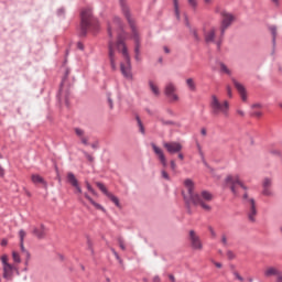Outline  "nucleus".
<instances>
[{
	"instance_id": "nucleus-12",
	"label": "nucleus",
	"mask_w": 282,
	"mask_h": 282,
	"mask_svg": "<svg viewBox=\"0 0 282 282\" xmlns=\"http://www.w3.org/2000/svg\"><path fill=\"white\" fill-rule=\"evenodd\" d=\"M67 182L68 184H70V186H73V188L76 189L75 193H77L78 195H83V188H80L78 178H76V175H74V173L72 172L67 173Z\"/></svg>"
},
{
	"instance_id": "nucleus-58",
	"label": "nucleus",
	"mask_w": 282,
	"mask_h": 282,
	"mask_svg": "<svg viewBox=\"0 0 282 282\" xmlns=\"http://www.w3.org/2000/svg\"><path fill=\"white\" fill-rule=\"evenodd\" d=\"M0 177H3V167L0 166Z\"/></svg>"
},
{
	"instance_id": "nucleus-43",
	"label": "nucleus",
	"mask_w": 282,
	"mask_h": 282,
	"mask_svg": "<svg viewBox=\"0 0 282 282\" xmlns=\"http://www.w3.org/2000/svg\"><path fill=\"white\" fill-rule=\"evenodd\" d=\"M20 250H21L22 254H24V252L28 251V249H25V246L23 245V242H20Z\"/></svg>"
},
{
	"instance_id": "nucleus-59",
	"label": "nucleus",
	"mask_w": 282,
	"mask_h": 282,
	"mask_svg": "<svg viewBox=\"0 0 282 282\" xmlns=\"http://www.w3.org/2000/svg\"><path fill=\"white\" fill-rule=\"evenodd\" d=\"M164 52H165V54H170L171 51L169 50V47L165 46Z\"/></svg>"
},
{
	"instance_id": "nucleus-19",
	"label": "nucleus",
	"mask_w": 282,
	"mask_h": 282,
	"mask_svg": "<svg viewBox=\"0 0 282 282\" xmlns=\"http://www.w3.org/2000/svg\"><path fill=\"white\" fill-rule=\"evenodd\" d=\"M33 235L37 237V239H44L46 235L45 226L40 225L39 227H34Z\"/></svg>"
},
{
	"instance_id": "nucleus-54",
	"label": "nucleus",
	"mask_w": 282,
	"mask_h": 282,
	"mask_svg": "<svg viewBox=\"0 0 282 282\" xmlns=\"http://www.w3.org/2000/svg\"><path fill=\"white\" fill-rule=\"evenodd\" d=\"M178 159L184 160V154L182 152H178Z\"/></svg>"
},
{
	"instance_id": "nucleus-64",
	"label": "nucleus",
	"mask_w": 282,
	"mask_h": 282,
	"mask_svg": "<svg viewBox=\"0 0 282 282\" xmlns=\"http://www.w3.org/2000/svg\"><path fill=\"white\" fill-rule=\"evenodd\" d=\"M279 107L282 109V102L279 104Z\"/></svg>"
},
{
	"instance_id": "nucleus-55",
	"label": "nucleus",
	"mask_w": 282,
	"mask_h": 282,
	"mask_svg": "<svg viewBox=\"0 0 282 282\" xmlns=\"http://www.w3.org/2000/svg\"><path fill=\"white\" fill-rule=\"evenodd\" d=\"M1 246H8V241H7L6 239H3V240L1 241Z\"/></svg>"
},
{
	"instance_id": "nucleus-26",
	"label": "nucleus",
	"mask_w": 282,
	"mask_h": 282,
	"mask_svg": "<svg viewBox=\"0 0 282 282\" xmlns=\"http://www.w3.org/2000/svg\"><path fill=\"white\" fill-rule=\"evenodd\" d=\"M262 195H264V197H272V189L270 187H262Z\"/></svg>"
},
{
	"instance_id": "nucleus-27",
	"label": "nucleus",
	"mask_w": 282,
	"mask_h": 282,
	"mask_svg": "<svg viewBox=\"0 0 282 282\" xmlns=\"http://www.w3.org/2000/svg\"><path fill=\"white\" fill-rule=\"evenodd\" d=\"M220 72L223 74H227L228 76H230V74H231L230 68H228V66H226V64H224V63L220 64Z\"/></svg>"
},
{
	"instance_id": "nucleus-38",
	"label": "nucleus",
	"mask_w": 282,
	"mask_h": 282,
	"mask_svg": "<svg viewBox=\"0 0 282 282\" xmlns=\"http://www.w3.org/2000/svg\"><path fill=\"white\" fill-rule=\"evenodd\" d=\"M191 8H197V0H187Z\"/></svg>"
},
{
	"instance_id": "nucleus-36",
	"label": "nucleus",
	"mask_w": 282,
	"mask_h": 282,
	"mask_svg": "<svg viewBox=\"0 0 282 282\" xmlns=\"http://www.w3.org/2000/svg\"><path fill=\"white\" fill-rule=\"evenodd\" d=\"M252 116H253L254 118H261V117L263 116V112H261V111H259V110H254V111L252 112Z\"/></svg>"
},
{
	"instance_id": "nucleus-10",
	"label": "nucleus",
	"mask_w": 282,
	"mask_h": 282,
	"mask_svg": "<svg viewBox=\"0 0 282 282\" xmlns=\"http://www.w3.org/2000/svg\"><path fill=\"white\" fill-rule=\"evenodd\" d=\"M189 243L193 250H204V245L202 243V239L198 237L195 230L189 231Z\"/></svg>"
},
{
	"instance_id": "nucleus-13",
	"label": "nucleus",
	"mask_w": 282,
	"mask_h": 282,
	"mask_svg": "<svg viewBox=\"0 0 282 282\" xmlns=\"http://www.w3.org/2000/svg\"><path fill=\"white\" fill-rule=\"evenodd\" d=\"M96 186L99 188V191H101V193H104V195H107L109 197V199L111 202L115 203V205H117L118 207H120V199H118V197H116L113 194H111L107 187L105 186V184L97 182Z\"/></svg>"
},
{
	"instance_id": "nucleus-21",
	"label": "nucleus",
	"mask_w": 282,
	"mask_h": 282,
	"mask_svg": "<svg viewBox=\"0 0 282 282\" xmlns=\"http://www.w3.org/2000/svg\"><path fill=\"white\" fill-rule=\"evenodd\" d=\"M84 197H85L95 208H97V210H105V208H102V205L96 203V202L94 200V198H93L89 194L85 193V194H84Z\"/></svg>"
},
{
	"instance_id": "nucleus-47",
	"label": "nucleus",
	"mask_w": 282,
	"mask_h": 282,
	"mask_svg": "<svg viewBox=\"0 0 282 282\" xmlns=\"http://www.w3.org/2000/svg\"><path fill=\"white\" fill-rule=\"evenodd\" d=\"M213 263H214V265H215L216 268H218V269H221V268H223L221 262H215V261H213Z\"/></svg>"
},
{
	"instance_id": "nucleus-34",
	"label": "nucleus",
	"mask_w": 282,
	"mask_h": 282,
	"mask_svg": "<svg viewBox=\"0 0 282 282\" xmlns=\"http://www.w3.org/2000/svg\"><path fill=\"white\" fill-rule=\"evenodd\" d=\"M163 180L171 181V176L166 173V170L161 171Z\"/></svg>"
},
{
	"instance_id": "nucleus-6",
	"label": "nucleus",
	"mask_w": 282,
	"mask_h": 282,
	"mask_svg": "<svg viewBox=\"0 0 282 282\" xmlns=\"http://www.w3.org/2000/svg\"><path fill=\"white\" fill-rule=\"evenodd\" d=\"M224 39V35H221V29L218 30L216 26H210L205 31V41L206 43H216L217 48L221 47V40Z\"/></svg>"
},
{
	"instance_id": "nucleus-1",
	"label": "nucleus",
	"mask_w": 282,
	"mask_h": 282,
	"mask_svg": "<svg viewBox=\"0 0 282 282\" xmlns=\"http://www.w3.org/2000/svg\"><path fill=\"white\" fill-rule=\"evenodd\" d=\"M113 30H118V40L117 43L109 42V58L111 69L116 72L118 69V64L116 63V50L122 54L123 62L120 64V69L122 76L128 78V80L133 79V74L131 73V57L129 56V51L127 50V44H124V31L122 30V23L120 22V18H115L112 23L108 25V34L109 36H113Z\"/></svg>"
},
{
	"instance_id": "nucleus-62",
	"label": "nucleus",
	"mask_w": 282,
	"mask_h": 282,
	"mask_svg": "<svg viewBox=\"0 0 282 282\" xmlns=\"http://www.w3.org/2000/svg\"><path fill=\"white\" fill-rule=\"evenodd\" d=\"M109 102H110V107L112 108L113 107V102L111 100H109Z\"/></svg>"
},
{
	"instance_id": "nucleus-49",
	"label": "nucleus",
	"mask_w": 282,
	"mask_h": 282,
	"mask_svg": "<svg viewBox=\"0 0 282 282\" xmlns=\"http://www.w3.org/2000/svg\"><path fill=\"white\" fill-rule=\"evenodd\" d=\"M252 109H261V104H254V105H252Z\"/></svg>"
},
{
	"instance_id": "nucleus-7",
	"label": "nucleus",
	"mask_w": 282,
	"mask_h": 282,
	"mask_svg": "<svg viewBox=\"0 0 282 282\" xmlns=\"http://www.w3.org/2000/svg\"><path fill=\"white\" fill-rule=\"evenodd\" d=\"M220 17H221L220 34L221 36H224L226 30L229 29L230 25H232L235 21V15L228 11H223L220 13Z\"/></svg>"
},
{
	"instance_id": "nucleus-25",
	"label": "nucleus",
	"mask_w": 282,
	"mask_h": 282,
	"mask_svg": "<svg viewBox=\"0 0 282 282\" xmlns=\"http://www.w3.org/2000/svg\"><path fill=\"white\" fill-rule=\"evenodd\" d=\"M149 87L152 91V94H154V96H160V87L156 86V84H154L153 82H149Z\"/></svg>"
},
{
	"instance_id": "nucleus-45",
	"label": "nucleus",
	"mask_w": 282,
	"mask_h": 282,
	"mask_svg": "<svg viewBox=\"0 0 282 282\" xmlns=\"http://www.w3.org/2000/svg\"><path fill=\"white\" fill-rule=\"evenodd\" d=\"M228 259H235V253L232 251H227Z\"/></svg>"
},
{
	"instance_id": "nucleus-4",
	"label": "nucleus",
	"mask_w": 282,
	"mask_h": 282,
	"mask_svg": "<svg viewBox=\"0 0 282 282\" xmlns=\"http://www.w3.org/2000/svg\"><path fill=\"white\" fill-rule=\"evenodd\" d=\"M209 107L212 116H215V118L218 116H228V111L230 110V104H228V100L220 101L219 97L216 95H212Z\"/></svg>"
},
{
	"instance_id": "nucleus-11",
	"label": "nucleus",
	"mask_w": 282,
	"mask_h": 282,
	"mask_svg": "<svg viewBox=\"0 0 282 282\" xmlns=\"http://www.w3.org/2000/svg\"><path fill=\"white\" fill-rule=\"evenodd\" d=\"M164 149H166L167 153L171 155H175V153H181L184 147L180 142L171 141L163 143Z\"/></svg>"
},
{
	"instance_id": "nucleus-42",
	"label": "nucleus",
	"mask_w": 282,
	"mask_h": 282,
	"mask_svg": "<svg viewBox=\"0 0 282 282\" xmlns=\"http://www.w3.org/2000/svg\"><path fill=\"white\" fill-rule=\"evenodd\" d=\"M170 164H171L172 171H175L177 169V164L175 163L174 160H172Z\"/></svg>"
},
{
	"instance_id": "nucleus-14",
	"label": "nucleus",
	"mask_w": 282,
	"mask_h": 282,
	"mask_svg": "<svg viewBox=\"0 0 282 282\" xmlns=\"http://www.w3.org/2000/svg\"><path fill=\"white\" fill-rule=\"evenodd\" d=\"M249 205V213H248V219L249 221H257V204L254 203V198L248 199Z\"/></svg>"
},
{
	"instance_id": "nucleus-2",
	"label": "nucleus",
	"mask_w": 282,
	"mask_h": 282,
	"mask_svg": "<svg viewBox=\"0 0 282 282\" xmlns=\"http://www.w3.org/2000/svg\"><path fill=\"white\" fill-rule=\"evenodd\" d=\"M183 197L187 204L191 202L194 206H202L204 210H210V205L207 203L213 202V194L207 191H203L200 194L195 193V183L191 178L184 181Z\"/></svg>"
},
{
	"instance_id": "nucleus-57",
	"label": "nucleus",
	"mask_w": 282,
	"mask_h": 282,
	"mask_svg": "<svg viewBox=\"0 0 282 282\" xmlns=\"http://www.w3.org/2000/svg\"><path fill=\"white\" fill-rule=\"evenodd\" d=\"M273 4H275L276 7H279V0H271Z\"/></svg>"
},
{
	"instance_id": "nucleus-61",
	"label": "nucleus",
	"mask_w": 282,
	"mask_h": 282,
	"mask_svg": "<svg viewBox=\"0 0 282 282\" xmlns=\"http://www.w3.org/2000/svg\"><path fill=\"white\" fill-rule=\"evenodd\" d=\"M87 159L90 161L94 160V158H91V155H87Z\"/></svg>"
},
{
	"instance_id": "nucleus-40",
	"label": "nucleus",
	"mask_w": 282,
	"mask_h": 282,
	"mask_svg": "<svg viewBox=\"0 0 282 282\" xmlns=\"http://www.w3.org/2000/svg\"><path fill=\"white\" fill-rule=\"evenodd\" d=\"M1 261H2V265H8L9 263H8V257L6 256V254H3L2 257H1Z\"/></svg>"
},
{
	"instance_id": "nucleus-35",
	"label": "nucleus",
	"mask_w": 282,
	"mask_h": 282,
	"mask_svg": "<svg viewBox=\"0 0 282 282\" xmlns=\"http://www.w3.org/2000/svg\"><path fill=\"white\" fill-rule=\"evenodd\" d=\"M118 243H119V248H121V250H127V247L124 246V240H122V238L118 239Z\"/></svg>"
},
{
	"instance_id": "nucleus-50",
	"label": "nucleus",
	"mask_w": 282,
	"mask_h": 282,
	"mask_svg": "<svg viewBox=\"0 0 282 282\" xmlns=\"http://www.w3.org/2000/svg\"><path fill=\"white\" fill-rule=\"evenodd\" d=\"M235 276L238 281H243V278L239 273H235Z\"/></svg>"
},
{
	"instance_id": "nucleus-5",
	"label": "nucleus",
	"mask_w": 282,
	"mask_h": 282,
	"mask_svg": "<svg viewBox=\"0 0 282 282\" xmlns=\"http://www.w3.org/2000/svg\"><path fill=\"white\" fill-rule=\"evenodd\" d=\"M228 187H230L231 193L239 195L238 188H243L246 191V185L241 182V176L239 174H230L225 180Z\"/></svg>"
},
{
	"instance_id": "nucleus-52",
	"label": "nucleus",
	"mask_w": 282,
	"mask_h": 282,
	"mask_svg": "<svg viewBox=\"0 0 282 282\" xmlns=\"http://www.w3.org/2000/svg\"><path fill=\"white\" fill-rule=\"evenodd\" d=\"M161 280H160V275H155L154 278H153V282H160Z\"/></svg>"
},
{
	"instance_id": "nucleus-41",
	"label": "nucleus",
	"mask_w": 282,
	"mask_h": 282,
	"mask_svg": "<svg viewBox=\"0 0 282 282\" xmlns=\"http://www.w3.org/2000/svg\"><path fill=\"white\" fill-rule=\"evenodd\" d=\"M275 282H282V272L280 271L278 275H275Z\"/></svg>"
},
{
	"instance_id": "nucleus-9",
	"label": "nucleus",
	"mask_w": 282,
	"mask_h": 282,
	"mask_svg": "<svg viewBox=\"0 0 282 282\" xmlns=\"http://www.w3.org/2000/svg\"><path fill=\"white\" fill-rule=\"evenodd\" d=\"M126 18L130 24V28L132 30V39L135 43V48H134V52H135V58L137 61L139 59V54H140V37L138 36V30H135V23L133 22V20H131V18L129 17V14L126 12Z\"/></svg>"
},
{
	"instance_id": "nucleus-31",
	"label": "nucleus",
	"mask_w": 282,
	"mask_h": 282,
	"mask_svg": "<svg viewBox=\"0 0 282 282\" xmlns=\"http://www.w3.org/2000/svg\"><path fill=\"white\" fill-rule=\"evenodd\" d=\"M12 259L15 263H21V256H19V252L13 251L12 252Z\"/></svg>"
},
{
	"instance_id": "nucleus-44",
	"label": "nucleus",
	"mask_w": 282,
	"mask_h": 282,
	"mask_svg": "<svg viewBox=\"0 0 282 282\" xmlns=\"http://www.w3.org/2000/svg\"><path fill=\"white\" fill-rule=\"evenodd\" d=\"M227 95L232 98V88L230 86H227Z\"/></svg>"
},
{
	"instance_id": "nucleus-17",
	"label": "nucleus",
	"mask_w": 282,
	"mask_h": 282,
	"mask_svg": "<svg viewBox=\"0 0 282 282\" xmlns=\"http://www.w3.org/2000/svg\"><path fill=\"white\" fill-rule=\"evenodd\" d=\"M3 267V279L7 281L12 280V274H14V267L12 264H4Z\"/></svg>"
},
{
	"instance_id": "nucleus-8",
	"label": "nucleus",
	"mask_w": 282,
	"mask_h": 282,
	"mask_svg": "<svg viewBox=\"0 0 282 282\" xmlns=\"http://www.w3.org/2000/svg\"><path fill=\"white\" fill-rule=\"evenodd\" d=\"M164 94L170 102H177L180 101V96L177 95V86L173 83H167L164 87Z\"/></svg>"
},
{
	"instance_id": "nucleus-20",
	"label": "nucleus",
	"mask_w": 282,
	"mask_h": 282,
	"mask_svg": "<svg viewBox=\"0 0 282 282\" xmlns=\"http://www.w3.org/2000/svg\"><path fill=\"white\" fill-rule=\"evenodd\" d=\"M75 133L79 138L80 142L85 145L89 144V138L85 135V130L75 128Z\"/></svg>"
},
{
	"instance_id": "nucleus-63",
	"label": "nucleus",
	"mask_w": 282,
	"mask_h": 282,
	"mask_svg": "<svg viewBox=\"0 0 282 282\" xmlns=\"http://www.w3.org/2000/svg\"><path fill=\"white\" fill-rule=\"evenodd\" d=\"M245 199H248V194H245Z\"/></svg>"
},
{
	"instance_id": "nucleus-16",
	"label": "nucleus",
	"mask_w": 282,
	"mask_h": 282,
	"mask_svg": "<svg viewBox=\"0 0 282 282\" xmlns=\"http://www.w3.org/2000/svg\"><path fill=\"white\" fill-rule=\"evenodd\" d=\"M155 155H158L162 166H164V169H166V156L164 155V151L162 149H160L158 145H155V143L151 144Z\"/></svg>"
},
{
	"instance_id": "nucleus-51",
	"label": "nucleus",
	"mask_w": 282,
	"mask_h": 282,
	"mask_svg": "<svg viewBox=\"0 0 282 282\" xmlns=\"http://www.w3.org/2000/svg\"><path fill=\"white\" fill-rule=\"evenodd\" d=\"M77 47H78V50H85V46L83 45V43H77Z\"/></svg>"
},
{
	"instance_id": "nucleus-53",
	"label": "nucleus",
	"mask_w": 282,
	"mask_h": 282,
	"mask_svg": "<svg viewBox=\"0 0 282 282\" xmlns=\"http://www.w3.org/2000/svg\"><path fill=\"white\" fill-rule=\"evenodd\" d=\"M169 279H170V281L175 282V275L170 274V275H169Z\"/></svg>"
},
{
	"instance_id": "nucleus-23",
	"label": "nucleus",
	"mask_w": 282,
	"mask_h": 282,
	"mask_svg": "<svg viewBox=\"0 0 282 282\" xmlns=\"http://www.w3.org/2000/svg\"><path fill=\"white\" fill-rule=\"evenodd\" d=\"M269 31H270V33L272 35V43H273V45H276V36H278V29H276V26L275 25L269 26Z\"/></svg>"
},
{
	"instance_id": "nucleus-39",
	"label": "nucleus",
	"mask_w": 282,
	"mask_h": 282,
	"mask_svg": "<svg viewBox=\"0 0 282 282\" xmlns=\"http://www.w3.org/2000/svg\"><path fill=\"white\" fill-rule=\"evenodd\" d=\"M221 243L223 246H228V238L226 237V235L221 236Z\"/></svg>"
},
{
	"instance_id": "nucleus-56",
	"label": "nucleus",
	"mask_w": 282,
	"mask_h": 282,
	"mask_svg": "<svg viewBox=\"0 0 282 282\" xmlns=\"http://www.w3.org/2000/svg\"><path fill=\"white\" fill-rule=\"evenodd\" d=\"M200 133H202V135H206V128H203V129L200 130Z\"/></svg>"
},
{
	"instance_id": "nucleus-46",
	"label": "nucleus",
	"mask_w": 282,
	"mask_h": 282,
	"mask_svg": "<svg viewBox=\"0 0 282 282\" xmlns=\"http://www.w3.org/2000/svg\"><path fill=\"white\" fill-rule=\"evenodd\" d=\"M203 1H204L205 6H213V2L215 0H203Z\"/></svg>"
},
{
	"instance_id": "nucleus-48",
	"label": "nucleus",
	"mask_w": 282,
	"mask_h": 282,
	"mask_svg": "<svg viewBox=\"0 0 282 282\" xmlns=\"http://www.w3.org/2000/svg\"><path fill=\"white\" fill-rule=\"evenodd\" d=\"M238 116H240L241 118H243V116H246V112L243 110H238L237 111Z\"/></svg>"
},
{
	"instance_id": "nucleus-3",
	"label": "nucleus",
	"mask_w": 282,
	"mask_h": 282,
	"mask_svg": "<svg viewBox=\"0 0 282 282\" xmlns=\"http://www.w3.org/2000/svg\"><path fill=\"white\" fill-rule=\"evenodd\" d=\"M80 19V36H86L89 29L93 28V30H96L98 28V20L94 19V15L91 14V9L86 8L82 10Z\"/></svg>"
},
{
	"instance_id": "nucleus-37",
	"label": "nucleus",
	"mask_w": 282,
	"mask_h": 282,
	"mask_svg": "<svg viewBox=\"0 0 282 282\" xmlns=\"http://www.w3.org/2000/svg\"><path fill=\"white\" fill-rule=\"evenodd\" d=\"M86 188L87 191H89V193H91L93 195H96V191H94V187H91L89 183H86Z\"/></svg>"
},
{
	"instance_id": "nucleus-60",
	"label": "nucleus",
	"mask_w": 282,
	"mask_h": 282,
	"mask_svg": "<svg viewBox=\"0 0 282 282\" xmlns=\"http://www.w3.org/2000/svg\"><path fill=\"white\" fill-rule=\"evenodd\" d=\"M112 250V253L115 254V257L118 259V252H116L115 249H111Z\"/></svg>"
},
{
	"instance_id": "nucleus-32",
	"label": "nucleus",
	"mask_w": 282,
	"mask_h": 282,
	"mask_svg": "<svg viewBox=\"0 0 282 282\" xmlns=\"http://www.w3.org/2000/svg\"><path fill=\"white\" fill-rule=\"evenodd\" d=\"M26 235H28V234H26L25 230H23V229H21V230L19 231L20 243H23V241H24Z\"/></svg>"
},
{
	"instance_id": "nucleus-15",
	"label": "nucleus",
	"mask_w": 282,
	"mask_h": 282,
	"mask_svg": "<svg viewBox=\"0 0 282 282\" xmlns=\"http://www.w3.org/2000/svg\"><path fill=\"white\" fill-rule=\"evenodd\" d=\"M234 87L237 89L238 94L240 95V98L243 102L248 100V95L246 93V87L242 86L241 83H239L237 79H232Z\"/></svg>"
},
{
	"instance_id": "nucleus-33",
	"label": "nucleus",
	"mask_w": 282,
	"mask_h": 282,
	"mask_svg": "<svg viewBox=\"0 0 282 282\" xmlns=\"http://www.w3.org/2000/svg\"><path fill=\"white\" fill-rule=\"evenodd\" d=\"M22 254L25 257V264L28 265L32 256L30 254V251H24Z\"/></svg>"
},
{
	"instance_id": "nucleus-24",
	"label": "nucleus",
	"mask_w": 282,
	"mask_h": 282,
	"mask_svg": "<svg viewBox=\"0 0 282 282\" xmlns=\"http://www.w3.org/2000/svg\"><path fill=\"white\" fill-rule=\"evenodd\" d=\"M186 85H187L189 91H197V86L195 85V79L187 78L186 79Z\"/></svg>"
},
{
	"instance_id": "nucleus-28",
	"label": "nucleus",
	"mask_w": 282,
	"mask_h": 282,
	"mask_svg": "<svg viewBox=\"0 0 282 282\" xmlns=\"http://www.w3.org/2000/svg\"><path fill=\"white\" fill-rule=\"evenodd\" d=\"M262 188H272V180L264 178L262 182Z\"/></svg>"
},
{
	"instance_id": "nucleus-30",
	"label": "nucleus",
	"mask_w": 282,
	"mask_h": 282,
	"mask_svg": "<svg viewBox=\"0 0 282 282\" xmlns=\"http://www.w3.org/2000/svg\"><path fill=\"white\" fill-rule=\"evenodd\" d=\"M135 120H137V122H138V127H139V129H140V132H141V133H144V124H142V120L140 119V117L137 116V117H135Z\"/></svg>"
},
{
	"instance_id": "nucleus-22",
	"label": "nucleus",
	"mask_w": 282,
	"mask_h": 282,
	"mask_svg": "<svg viewBox=\"0 0 282 282\" xmlns=\"http://www.w3.org/2000/svg\"><path fill=\"white\" fill-rule=\"evenodd\" d=\"M31 180L33 184H43L44 186H47V183H45V180L39 174H33L31 176Z\"/></svg>"
},
{
	"instance_id": "nucleus-18",
	"label": "nucleus",
	"mask_w": 282,
	"mask_h": 282,
	"mask_svg": "<svg viewBox=\"0 0 282 282\" xmlns=\"http://www.w3.org/2000/svg\"><path fill=\"white\" fill-rule=\"evenodd\" d=\"M281 272V270H279V268H276V267H267L265 269H264V272H263V274H264V276L267 278V279H270V276H278V274Z\"/></svg>"
},
{
	"instance_id": "nucleus-29",
	"label": "nucleus",
	"mask_w": 282,
	"mask_h": 282,
	"mask_svg": "<svg viewBox=\"0 0 282 282\" xmlns=\"http://www.w3.org/2000/svg\"><path fill=\"white\" fill-rule=\"evenodd\" d=\"M173 3H174L176 19H180V2H178V0H174Z\"/></svg>"
}]
</instances>
